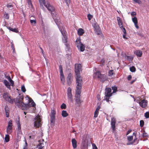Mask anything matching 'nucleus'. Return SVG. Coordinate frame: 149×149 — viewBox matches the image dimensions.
Segmentation results:
<instances>
[{
	"label": "nucleus",
	"mask_w": 149,
	"mask_h": 149,
	"mask_svg": "<svg viewBox=\"0 0 149 149\" xmlns=\"http://www.w3.org/2000/svg\"><path fill=\"white\" fill-rule=\"evenodd\" d=\"M61 108L62 109H65L66 108V104L64 103H63L61 105Z\"/></svg>",
	"instance_id": "nucleus-39"
},
{
	"label": "nucleus",
	"mask_w": 149,
	"mask_h": 149,
	"mask_svg": "<svg viewBox=\"0 0 149 149\" xmlns=\"http://www.w3.org/2000/svg\"><path fill=\"white\" fill-rule=\"evenodd\" d=\"M134 53L137 56L139 57H141L142 54V52L139 50H136Z\"/></svg>",
	"instance_id": "nucleus-19"
},
{
	"label": "nucleus",
	"mask_w": 149,
	"mask_h": 149,
	"mask_svg": "<svg viewBox=\"0 0 149 149\" xmlns=\"http://www.w3.org/2000/svg\"><path fill=\"white\" fill-rule=\"evenodd\" d=\"M132 79V76L131 75H129L127 77V80L130 81Z\"/></svg>",
	"instance_id": "nucleus-60"
},
{
	"label": "nucleus",
	"mask_w": 149,
	"mask_h": 149,
	"mask_svg": "<svg viewBox=\"0 0 149 149\" xmlns=\"http://www.w3.org/2000/svg\"><path fill=\"white\" fill-rule=\"evenodd\" d=\"M38 1L40 5H42L44 3L45 4V0H38Z\"/></svg>",
	"instance_id": "nucleus-46"
},
{
	"label": "nucleus",
	"mask_w": 149,
	"mask_h": 149,
	"mask_svg": "<svg viewBox=\"0 0 149 149\" xmlns=\"http://www.w3.org/2000/svg\"><path fill=\"white\" fill-rule=\"evenodd\" d=\"M75 101L76 104L80 105L81 102V100H80V98L79 99H76Z\"/></svg>",
	"instance_id": "nucleus-30"
},
{
	"label": "nucleus",
	"mask_w": 149,
	"mask_h": 149,
	"mask_svg": "<svg viewBox=\"0 0 149 149\" xmlns=\"http://www.w3.org/2000/svg\"><path fill=\"white\" fill-rule=\"evenodd\" d=\"M100 108V106L98 105L97 106L95 111H99V110Z\"/></svg>",
	"instance_id": "nucleus-61"
},
{
	"label": "nucleus",
	"mask_w": 149,
	"mask_h": 149,
	"mask_svg": "<svg viewBox=\"0 0 149 149\" xmlns=\"http://www.w3.org/2000/svg\"><path fill=\"white\" fill-rule=\"evenodd\" d=\"M132 142H134V145L137 144L138 143V141L137 139L136 138H135Z\"/></svg>",
	"instance_id": "nucleus-48"
},
{
	"label": "nucleus",
	"mask_w": 149,
	"mask_h": 149,
	"mask_svg": "<svg viewBox=\"0 0 149 149\" xmlns=\"http://www.w3.org/2000/svg\"><path fill=\"white\" fill-rule=\"evenodd\" d=\"M117 20L118 22V24L119 26L120 27L121 26H123V23L121 18L119 17H117Z\"/></svg>",
	"instance_id": "nucleus-22"
},
{
	"label": "nucleus",
	"mask_w": 149,
	"mask_h": 149,
	"mask_svg": "<svg viewBox=\"0 0 149 149\" xmlns=\"http://www.w3.org/2000/svg\"><path fill=\"white\" fill-rule=\"evenodd\" d=\"M12 121L11 120H10L8 122V127L6 129V131L8 133L10 132V130H11L12 128Z\"/></svg>",
	"instance_id": "nucleus-16"
},
{
	"label": "nucleus",
	"mask_w": 149,
	"mask_h": 149,
	"mask_svg": "<svg viewBox=\"0 0 149 149\" xmlns=\"http://www.w3.org/2000/svg\"><path fill=\"white\" fill-rule=\"evenodd\" d=\"M16 123L17 125V132L18 134H21V125L20 123L19 119L18 118V120H16Z\"/></svg>",
	"instance_id": "nucleus-14"
},
{
	"label": "nucleus",
	"mask_w": 149,
	"mask_h": 149,
	"mask_svg": "<svg viewBox=\"0 0 149 149\" xmlns=\"http://www.w3.org/2000/svg\"><path fill=\"white\" fill-rule=\"evenodd\" d=\"M126 58L127 59L130 60H130L132 61V58L131 56H127Z\"/></svg>",
	"instance_id": "nucleus-54"
},
{
	"label": "nucleus",
	"mask_w": 149,
	"mask_h": 149,
	"mask_svg": "<svg viewBox=\"0 0 149 149\" xmlns=\"http://www.w3.org/2000/svg\"><path fill=\"white\" fill-rule=\"evenodd\" d=\"M23 148H26V149H28V146L27 143L26 141L25 142V145L24 146Z\"/></svg>",
	"instance_id": "nucleus-58"
},
{
	"label": "nucleus",
	"mask_w": 149,
	"mask_h": 149,
	"mask_svg": "<svg viewBox=\"0 0 149 149\" xmlns=\"http://www.w3.org/2000/svg\"><path fill=\"white\" fill-rule=\"evenodd\" d=\"M113 74V70H109L108 72V75L109 76H112Z\"/></svg>",
	"instance_id": "nucleus-33"
},
{
	"label": "nucleus",
	"mask_w": 149,
	"mask_h": 149,
	"mask_svg": "<svg viewBox=\"0 0 149 149\" xmlns=\"http://www.w3.org/2000/svg\"><path fill=\"white\" fill-rule=\"evenodd\" d=\"M93 17V16L91 14H88L87 15V17L89 21H90L92 18Z\"/></svg>",
	"instance_id": "nucleus-42"
},
{
	"label": "nucleus",
	"mask_w": 149,
	"mask_h": 149,
	"mask_svg": "<svg viewBox=\"0 0 149 149\" xmlns=\"http://www.w3.org/2000/svg\"><path fill=\"white\" fill-rule=\"evenodd\" d=\"M30 22L32 24H35L36 23V21L35 19L30 20Z\"/></svg>",
	"instance_id": "nucleus-53"
},
{
	"label": "nucleus",
	"mask_w": 149,
	"mask_h": 149,
	"mask_svg": "<svg viewBox=\"0 0 149 149\" xmlns=\"http://www.w3.org/2000/svg\"><path fill=\"white\" fill-rule=\"evenodd\" d=\"M98 113L99 111H95L94 113V117L96 118L97 116Z\"/></svg>",
	"instance_id": "nucleus-50"
},
{
	"label": "nucleus",
	"mask_w": 149,
	"mask_h": 149,
	"mask_svg": "<svg viewBox=\"0 0 149 149\" xmlns=\"http://www.w3.org/2000/svg\"><path fill=\"white\" fill-rule=\"evenodd\" d=\"M144 124V122L143 120H141L140 121V125L141 127L143 126Z\"/></svg>",
	"instance_id": "nucleus-45"
},
{
	"label": "nucleus",
	"mask_w": 149,
	"mask_h": 149,
	"mask_svg": "<svg viewBox=\"0 0 149 149\" xmlns=\"http://www.w3.org/2000/svg\"><path fill=\"white\" fill-rule=\"evenodd\" d=\"M107 77L106 75L101 74L99 79H100L101 81H104L107 80Z\"/></svg>",
	"instance_id": "nucleus-17"
},
{
	"label": "nucleus",
	"mask_w": 149,
	"mask_h": 149,
	"mask_svg": "<svg viewBox=\"0 0 149 149\" xmlns=\"http://www.w3.org/2000/svg\"><path fill=\"white\" fill-rule=\"evenodd\" d=\"M120 28V29L123 31L124 33V34H126V30L123 27V26H121Z\"/></svg>",
	"instance_id": "nucleus-41"
},
{
	"label": "nucleus",
	"mask_w": 149,
	"mask_h": 149,
	"mask_svg": "<svg viewBox=\"0 0 149 149\" xmlns=\"http://www.w3.org/2000/svg\"><path fill=\"white\" fill-rule=\"evenodd\" d=\"M11 47L12 49H14V48H15L14 44L12 42H11Z\"/></svg>",
	"instance_id": "nucleus-63"
},
{
	"label": "nucleus",
	"mask_w": 149,
	"mask_h": 149,
	"mask_svg": "<svg viewBox=\"0 0 149 149\" xmlns=\"http://www.w3.org/2000/svg\"><path fill=\"white\" fill-rule=\"evenodd\" d=\"M43 4L44 5L48 10L51 12V15L53 19L56 24L58 25V23L60 22L59 18L58 17V15L57 14L55 15L54 14L52 13L54 11L55 8L51 4L50 2L49 1L45 2V4L44 3Z\"/></svg>",
	"instance_id": "nucleus-2"
},
{
	"label": "nucleus",
	"mask_w": 149,
	"mask_h": 149,
	"mask_svg": "<svg viewBox=\"0 0 149 149\" xmlns=\"http://www.w3.org/2000/svg\"><path fill=\"white\" fill-rule=\"evenodd\" d=\"M112 89L113 90V93L116 92L117 90V88L115 86H112Z\"/></svg>",
	"instance_id": "nucleus-38"
},
{
	"label": "nucleus",
	"mask_w": 149,
	"mask_h": 149,
	"mask_svg": "<svg viewBox=\"0 0 149 149\" xmlns=\"http://www.w3.org/2000/svg\"><path fill=\"white\" fill-rule=\"evenodd\" d=\"M59 72L60 75V79L61 83L63 84H64L65 82V77L63 74L62 66L61 65H60L59 66Z\"/></svg>",
	"instance_id": "nucleus-7"
},
{
	"label": "nucleus",
	"mask_w": 149,
	"mask_h": 149,
	"mask_svg": "<svg viewBox=\"0 0 149 149\" xmlns=\"http://www.w3.org/2000/svg\"><path fill=\"white\" fill-rule=\"evenodd\" d=\"M65 45L66 46L65 49L66 50L69 52H70L71 50L70 45L68 43H65Z\"/></svg>",
	"instance_id": "nucleus-26"
},
{
	"label": "nucleus",
	"mask_w": 149,
	"mask_h": 149,
	"mask_svg": "<svg viewBox=\"0 0 149 149\" xmlns=\"http://www.w3.org/2000/svg\"><path fill=\"white\" fill-rule=\"evenodd\" d=\"M111 88H107L105 89V96L106 97H109L112 95L111 93Z\"/></svg>",
	"instance_id": "nucleus-10"
},
{
	"label": "nucleus",
	"mask_w": 149,
	"mask_h": 149,
	"mask_svg": "<svg viewBox=\"0 0 149 149\" xmlns=\"http://www.w3.org/2000/svg\"><path fill=\"white\" fill-rule=\"evenodd\" d=\"M5 141L8 142L9 141V136L8 134L6 135L5 137Z\"/></svg>",
	"instance_id": "nucleus-31"
},
{
	"label": "nucleus",
	"mask_w": 149,
	"mask_h": 149,
	"mask_svg": "<svg viewBox=\"0 0 149 149\" xmlns=\"http://www.w3.org/2000/svg\"><path fill=\"white\" fill-rule=\"evenodd\" d=\"M50 117L51 123H54L55 120V116H50Z\"/></svg>",
	"instance_id": "nucleus-29"
},
{
	"label": "nucleus",
	"mask_w": 149,
	"mask_h": 149,
	"mask_svg": "<svg viewBox=\"0 0 149 149\" xmlns=\"http://www.w3.org/2000/svg\"><path fill=\"white\" fill-rule=\"evenodd\" d=\"M34 126L36 127H38L41 121V118L38 115L36 116L33 120Z\"/></svg>",
	"instance_id": "nucleus-6"
},
{
	"label": "nucleus",
	"mask_w": 149,
	"mask_h": 149,
	"mask_svg": "<svg viewBox=\"0 0 149 149\" xmlns=\"http://www.w3.org/2000/svg\"><path fill=\"white\" fill-rule=\"evenodd\" d=\"M139 105L142 108L145 107L147 105L148 101L145 99H143L139 102Z\"/></svg>",
	"instance_id": "nucleus-11"
},
{
	"label": "nucleus",
	"mask_w": 149,
	"mask_h": 149,
	"mask_svg": "<svg viewBox=\"0 0 149 149\" xmlns=\"http://www.w3.org/2000/svg\"><path fill=\"white\" fill-rule=\"evenodd\" d=\"M5 111L6 113V116L7 118L9 117V110L7 107H5Z\"/></svg>",
	"instance_id": "nucleus-24"
},
{
	"label": "nucleus",
	"mask_w": 149,
	"mask_h": 149,
	"mask_svg": "<svg viewBox=\"0 0 149 149\" xmlns=\"http://www.w3.org/2000/svg\"><path fill=\"white\" fill-rule=\"evenodd\" d=\"M93 27L95 31L97 32H100V28L99 26L97 24H94L93 25Z\"/></svg>",
	"instance_id": "nucleus-20"
},
{
	"label": "nucleus",
	"mask_w": 149,
	"mask_h": 149,
	"mask_svg": "<svg viewBox=\"0 0 149 149\" xmlns=\"http://www.w3.org/2000/svg\"><path fill=\"white\" fill-rule=\"evenodd\" d=\"M6 6L8 8H11L13 7V6L12 5H10L9 4H8L6 5Z\"/></svg>",
	"instance_id": "nucleus-57"
},
{
	"label": "nucleus",
	"mask_w": 149,
	"mask_h": 149,
	"mask_svg": "<svg viewBox=\"0 0 149 149\" xmlns=\"http://www.w3.org/2000/svg\"><path fill=\"white\" fill-rule=\"evenodd\" d=\"M132 20L134 24L138 23L137 18L136 17L132 18Z\"/></svg>",
	"instance_id": "nucleus-35"
},
{
	"label": "nucleus",
	"mask_w": 149,
	"mask_h": 149,
	"mask_svg": "<svg viewBox=\"0 0 149 149\" xmlns=\"http://www.w3.org/2000/svg\"><path fill=\"white\" fill-rule=\"evenodd\" d=\"M93 77L95 78H97L99 79L101 74L100 72L99 71H96V68H95V69L93 70Z\"/></svg>",
	"instance_id": "nucleus-12"
},
{
	"label": "nucleus",
	"mask_w": 149,
	"mask_h": 149,
	"mask_svg": "<svg viewBox=\"0 0 149 149\" xmlns=\"http://www.w3.org/2000/svg\"><path fill=\"white\" fill-rule=\"evenodd\" d=\"M130 70L131 72H134L135 71L136 69L134 66H132L130 68Z\"/></svg>",
	"instance_id": "nucleus-36"
},
{
	"label": "nucleus",
	"mask_w": 149,
	"mask_h": 149,
	"mask_svg": "<svg viewBox=\"0 0 149 149\" xmlns=\"http://www.w3.org/2000/svg\"><path fill=\"white\" fill-rule=\"evenodd\" d=\"M75 77L76 82H82V79L80 75V71L81 70V66L80 64L75 65Z\"/></svg>",
	"instance_id": "nucleus-3"
},
{
	"label": "nucleus",
	"mask_w": 149,
	"mask_h": 149,
	"mask_svg": "<svg viewBox=\"0 0 149 149\" xmlns=\"http://www.w3.org/2000/svg\"><path fill=\"white\" fill-rule=\"evenodd\" d=\"M27 3L29 6V7L30 8H32L33 6L31 3V0H27Z\"/></svg>",
	"instance_id": "nucleus-34"
},
{
	"label": "nucleus",
	"mask_w": 149,
	"mask_h": 149,
	"mask_svg": "<svg viewBox=\"0 0 149 149\" xmlns=\"http://www.w3.org/2000/svg\"><path fill=\"white\" fill-rule=\"evenodd\" d=\"M82 144L84 147H86L88 145L87 143L85 141L82 142Z\"/></svg>",
	"instance_id": "nucleus-43"
},
{
	"label": "nucleus",
	"mask_w": 149,
	"mask_h": 149,
	"mask_svg": "<svg viewBox=\"0 0 149 149\" xmlns=\"http://www.w3.org/2000/svg\"><path fill=\"white\" fill-rule=\"evenodd\" d=\"M77 89L76 91L75 97L76 99L80 98V94L81 92V89L82 82H76Z\"/></svg>",
	"instance_id": "nucleus-4"
},
{
	"label": "nucleus",
	"mask_w": 149,
	"mask_h": 149,
	"mask_svg": "<svg viewBox=\"0 0 149 149\" xmlns=\"http://www.w3.org/2000/svg\"><path fill=\"white\" fill-rule=\"evenodd\" d=\"M77 48L81 52H83L85 50V46L81 42V40L77 38L75 41Z\"/></svg>",
	"instance_id": "nucleus-5"
},
{
	"label": "nucleus",
	"mask_w": 149,
	"mask_h": 149,
	"mask_svg": "<svg viewBox=\"0 0 149 149\" xmlns=\"http://www.w3.org/2000/svg\"><path fill=\"white\" fill-rule=\"evenodd\" d=\"M56 114V111L54 109H51L50 116H55Z\"/></svg>",
	"instance_id": "nucleus-32"
},
{
	"label": "nucleus",
	"mask_w": 149,
	"mask_h": 149,
	"mask_svg": "<svg viewBox=\"0 0 149 149\" xmlns=\"http://www.w3.org/2000/svg\"><path fill=\"white\" fill-rule=\"evenodd\" d=\"M61 114L63 117H66L68 116V114L65 110H63L62 111Z\"/></svg>",
	"instance_id": "nucleus-27"
},
{
	"label": "nucleus",
	"mask_w": 149,
	"mask_h": 149,
	"mask_svg": "<svg viewBox=\"0 0 149 149\" xmlns=\"http://www.w3.org/2000/svg\"><path fill=\"white\" fill-rule=\"evenodd\" d=\"M134 142H129L127 143L126 145H134Z\"/></svg>",
	"instance_id": "nucleus-56"
},
{
	"label": "nucleus",
	"mask_w": 149,
	"mask_h": 149,
	"mask_svg": "<svg viewBox=\"0 0 149 149\" xmlns=\"http://www.w3.org/2000/svg\"><path fill=\"white\" fill-rule=\"evenodd\" d=\"M6 78L8 79V80L9 81H11V80H12L11 79V78H10V76H6Z\"/></svg>",
	"instance_id": "nucleus-55"
},
{
	"label": "nucleus",
	"mask_w": 149,
	"mask_h": 149,
	"mask_svg": "<svg viewBox=\"0 0 149 149\" xmlns=\"http://www.w3.org/2000/svg\"><path fill=\"white\" fill-rule=\"evenodd\" d=\"M44 141V140H42V142L41 141H39V144L37 146V147L38 148V149H42L43 147H44L43 146V141Z\"/></svg>",
	"instance_id": "nucleus-23"
},
{
	"label": "nucleus",
	"mask_w": 149,
	"mask_h": 149,
	"mask_svg": "<svg viewBox=\"0 0 149 149\" xmlns=\"http://www.w3.org/2000/svg\"><path fill=\"white\" fill-rule=\"evenodd\" d=\"M21 89L22 91L24 93L26 91V89L24 85H23L22 86Z\"/></svg>",
	"instance_id": "nucleus-40"
},
{
	"label": "nucleus",
	"mask_w": 149,
	"mask_h": 149,
	"mask_svg": "<svg viewBox=\"0 0 149 149\" xmlns=\"http://www.w3.org/2000/svg\"><path fill=\"white\" fill-rule=\"evenodd\" d=\"M72 143L73 148L74 149L76 148L77 147V141L75 139H72Z\"/></svg>",
	"instance_id": "nucleus-18"
},
{
	"label": "nucleus",
	"mask_w": 149,
	"mask_h": 149,
	"mask_svg": "<svg viewBox=\"0 0 149 149\" xmlns=\"http://www.w3.org/2000/svg\"><path fill=\"white\" fill-rule=\"evenodd\" d=\"M3 97L6 101L11 104H13L14 102L17 106L23 110H27L30 107H34L36 106V104L33 100L28 96L26 98L28 100V103L26 104L23 102L24 97L23 96H19L15 99H12L7 93H4L3 95Z\"/></svg>",
	"instance_id": "nucleus-1"
},
{
	"label": "nucleus",
	"mask_w": 149,
	"mask_h": 149,
	"mask_svg": "<svg viewBox=\"0 0 149 149\" xmlns=\"http://www.w3.org/2000/svg\"><path fill=\"white\" fill-rule=\"evenodd\" d=\"M3 83L7 88L10 90L11 89L10 85L7 80H4Z\"/></svg>",
	"instance_id": "nucleus-21"
},
{
	"label": "nucleus",
	"mask_w": 149,
	"mask_h": 149,
	"mask_svg": "<svg viewBox=\"0 0 149 149\" xmlns=\"http://www.w3.org/2000/svg\"><path fill=\"white\" fill-rule=\"evenodd\" d=\"M10 82L11 84V85L12 86H14V81L12 80L10 81Z\"/></svg>",
	"instance_id": "nucleus-59"
},
{
	"label": "nucleus",
	"mask_w": 149,
	"mask_h": 149,
	"mask_svg": "<svg viewBox=\"0 0 149 149\" xmlns=\"http://www.w3.org/2000/svg\"><path fill=\"white\" fill-rule=\"evenodd\" d=\"M84 33L83 30L81 28L79 29L77 31L78 34L79 36H81Z\"/></svg>",
	"instance_id": "nucleus-25"
},
{
	"label": "nucleus",
	"mask_w": 149,
	"mask_h": 149,
	"mask_svg": "<svg viewBox=\"0 0 149 149\" xmlns=\"http://www.w3.org/2000/svg\"><path fill=\"white\" fill-rule=\"evenodd\" d=\"M142 135L143 137H145L147 136L148 134L147 133H146L145 131H144L143 132Z\"/></svg>",
	"instance_id": "nucleus-47"
},
{
	"label": "nucleus",
	"mask_w": 149,
	"mask_h": 149,
	"mask_svg": "<svg viewBox=\"0 0 149 149\" xmlns=\"http://www.w3.org/2000/svg\"><path fill=\"white\" fill-rule=\"evenodd\" d=\"M128 141L129 142L131 141L133 139V136H127Z\"/></svg>",
	"instance_id": "nucleus-37"
},
{
	"label": "nucleus",
	"mask_w": 149,
	"mask_h": 149,
	"mask_svg": "<svg viewBox=\"0 0 149 149\" xmlns=\"http://www.w3.org/2000/svg\"><path fill=\"white\" fill-rule=\"evenodd\" d=\"M116 120L115 118H112L111 119V125L113 131L115 130Z\"/></svg>",
	"instance_id": "nucleus-13"
},
{
	"label": "nucleus",
	"mask_w": 149,
	"mask_h": 149,
	"mask_svg": "<svg viewBox=\"0 0 149 149\" xmlns=\"http://www.w3.org/2000/svg\"><path fill=\"white\" fill-rule=\"evenodd\" d=\"M131 14L132 16H134L136 14V13L135 12H132L131 13Z\"/></svg>",
	"instance_id": "nucleus-62"
},
{
	"label": "nucleus",
	"mask_w": 149,
	"mask_h": 149,
	"mask_svg": "<svg viewBox=\"0 0 149 149\" xmlns=\"http://www.w3.org/2000/svg\"><path fill=\"white\" fill-rule=\"evenodd\" d=\"M93 149H98L97 147L94 143L92 144Z\"/></svg>",
	"instance_id": "nucleus-52"
},
{
	"label": "nucleus",
	"mask_w": 149,
	"mask_h": 149,
	"mask_svg": "<svg viewBox=\"0 0 149 149\" xmlns=\"http://www.w3.org/2000/svg\"><path fill=\"white\" fill-rule=\"evenodd\" d=\"M8 29L10 31L15 33H17L18 32L17 29L16 28H13L10 27H8Z\"/></svg>",
	"instance_id": "nucleus-28"
},
{
	"label": "nucleus",
	"mask_w": 149,
	"mask_h": 149,
	"mask_svg": "<svg viewBox=\"0 0 149 149\" xmlns=\"http://www.w3.org/2000/svg\"><path fill=\"white\" fill-rule=\"evenodd\" d=\"M58 28L61 31V34H62L63 37L62 38L63 41L64 43H67V42L68 41V38L67 36H65V33L63 30L62 29L61 27H60L58 26Z\"/></svg>",
	"instance_id": "nucleus-9"
},
{
	"label": "nucleus",
	"mask_w": 149,
	"mask_h": 149,
	"mask_svg": "<svg viewBox=\"0 0 149 149\" xmlns=\"http://www.w3.org/2000/svg\"><path fill=\"white\" fill-rule=\"evenodd\" d=\"M145 116L147 118H149V112L148 111L146 112L145 113Z\"/></svg>",
	"instance_id": "nucleus-44"
},
{
	"label": "nucleus",
	"mask_w": 149,
	"mask_h": 149,
	"mask_svg": "<svg viewBox=\"0 0 149 149\" xmlns=\"http://www.w3.org/2000/svg\"><path fill=\"white\" fill-rule=\"evenodd\" d=\"M72 74L71 73H69L67 77V84L68 85H70L72 81Z\"/></svg>",
	"instance_id": "nucleus-15"
},
{
	"label": "nucleus",
	"mask_w": 149,
	"mask_h": 149,
	"mask_svg": "<svg viewBox=\"0 0 149 149\" xmlns=\"http://www.w3.org/2000/svg\"><path fill=\"white\" fill-rule=\"evenodd\" d=\"M4 17L6 19H8L9 18V16L8 14L7 13H6V12H5L4 14Z\"/></svg>",
	"instance_id": "nucleus-49"
},
{
	"label": "nucleus",
	"mask_w": 149,
	"mask_h": 149,
	"mask_svg": "<svg viewBox=\"0 0 149 149\" xmlns=\"http://www.w3.org/2000/svg\"><path fill=\"white\" fill-rule=\"evenodd\" d=\"M67 97L68 100L71 101V102H73V99L71 88L70 87L68 88L67 90Z\"/></svg>",
	"instance_id": "nucleus-8"
},
{
	"label": "nucleus",
	"mask_w": 149,
	"mask_h": 149,
	"mask_svg": "<svg viewBox=\"0 0 149 149\" xmlns=\"http://www.w3.org/2000/svg\"><path fill=\"white\" fill-rule=\"evenodd\" d=\"M135 3H137L139 4H140L141 3V1L140 0H133Z\"/></svg>",
	"instance_id": "nucleus-51"
},
{
	"label": "nucleus",
	"mask_w": 149,
	"mask_h": 149,
	"mask_svg": "<svg viewBox=\"0 0 149 149\" xmlns=\"http://www.w3.org/2000/svg\"><path fill=\"white\" fill-rule=\"evenodd\" d=\"M132 130H129L127 132L126 135H127L129 134L131 132Z\"/></svg>",
	"instance_id": "nucleus-64"
}]
</instances>
